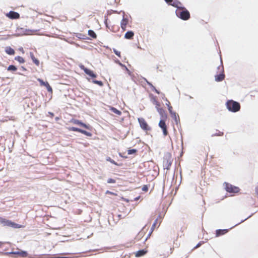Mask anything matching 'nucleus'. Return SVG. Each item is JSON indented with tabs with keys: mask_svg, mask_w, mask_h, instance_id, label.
I'll return each instance as SVG.
<instances>
[{
	"mask_svg": "<svg viewBox=\"0 0 258 258\" xmlns=\"http://www.w3.org/2000/svg\"><path fill=\"white\" fill-rule=\"evenodd\" d=\"M0 223L4 226H8L16 229L21 228L24 227V226L18 224L11 220L0 217Z\"/></svg>",
	"mask_w": 258,
	"mask_h": 258,
	"instance_id": "1",
	"label": "nucleus"
},
{
	"mask_svg": "<svg viewBox=\"0 0 258 258\" xmlns=\"http://www.w3.org/2000/svg\"><path fill=\"white\" fill-rule=\"evenodd\" d=\"M176 15L178 18L184 21L190 18V13L184 7L176 10Z\"/></svg>",
	"mask_w": 258,
	"mask_h": 258,
	"instance_id": "2",
	"label": "nucleus"
},
{
	"mask_svg": "<svg viewBox=\"0 0 258 258\" xmlns=\"http://www.w3.org/2000/svg\"><path fill=\"white\" fill-rule=\"evenodd\" d=\"M226 107L229 111L233 112H236L239 111L240 109V104L232 100L227 101Z\"/></svg>",
	"mask_w": 258,
	"mask_h": 258,
	"instance_id": "3",
	"label": "nucleus"
},
{
	"mask_svg": "<svg viewBox=\"0 0 258 258\" xmlns=\"http://www.w3.org/2000/svg\"><path fill=\"white\" fill-rule=\"evenodd\" d=\"M224 184L225 190L228 192L238 193L240 190L238 187L235 186L227 182H225Z\"/></svg>",
	"mask_w": 258,
	"mask_h": 258,
	"instance_id": "4",
	"label": "nucleus"
},
{
	"mask_svg": "<svg viewBox=\"0 0 258 258\" xmlns=\"http://www.w3.org/2000/svg\"><path fill=\"white\" fill-rule=\"evenodd\" d=\"M138 120L139 122L140 127L143 130L146 132H148L151 130V127L148 125L147 121L144 118H138Z\"/></svg>",
	"mask_w": 258,
	"mask_h": 258,
	"instance_id": "5",
	"label": "nucleus"
},
{
	"mask_svg": "<svg viewBox=\"0 0 258 258\" xmlns=\"http://www.w3.org/2000/svg\"><path fill=\"white\" fill-rule=\"evenodd\" d=\"M69 131H74V132H77L80 133H82L88 137H91L92 134L90 132H87L85 130H82L81 128H79L76 127H69L68 128Z\"/></svg>",
	"mask_w": 258,
	"mask_h": 258,
	"instance_id": "6",
	"label": "nucleus"
},
{
	"mask_svg": "<svg viewBox=\"0 0 258 258\" xmlns=\"http://www.w3.org/2000/svg\"><path fill=\"white\" fill-rule=\"evenodd\" d=\"M80 68L84 71V72L88 76L91 77L92 78H95L97 77V75L94 73V72L92 70H90L86 68L83 64L79 65Z\"/></svg>",
	"mask_w": 258,
	"mask_h": 258,
	"instance_id": "7",
	"label": "nucleus"
},
{
	"mask_svg": "<svg viewBox=\"0 0 258 258\" xmlns=\"http://www.w3.org/2000/svg\"><path fill=\"white\" fill-rule=\"evenodd\" d=\"M218 69L219 70H220V73L219 75H216L215 76V78L216 81L221 82L225 78L223 66H219Z\"/></svg>",
	"mask_w": 258,
	"mask_h": 258,
	"instance_id": "8",
	"label": "nucleus"
},
{
	"mask_svg": "<svg viewBox=\"0 0 258 258\" xmlns=\"http://www.w3.org/2000/svg\"><path fill=\"white\" fill-rule=\"evenodd\" d=\"M165 118H163L160 120L159 123V126L160 128H161L163 130V134L165 136H166L168 134V131L167 130V126L165 123Z\"/></svg>",
	"mask_w": 258,
	"mask_h": 258,
	"instance_id": "9",
	"label": "nucleus"
},
{
	"mask_svg": "<svg viewBox=\"0 0 258 258\" xmlns=\"http://www.w3.org/2000/svg\"><path fill=\"white\" fill-rule=\"evenodd\" d=\"M6 15L11 19H18L20 18L19 14L14 11H10L7 13Z\"/></svg>",
	"mask_w": 258,
	"mask_h": 258,
	"instance_id": "10",
	"label": "nucleus"
},
{
	"mask_svg": "<svg viewBox=\"0 0 258 258\" xmlns=\"http://www.w3.org/2000/svg\"><path fill=\"white\" fill-rule=\"evenodd\" d=\"M71 121L73 123H74L75 124H77V125H79L82 127H84V128H85L86 129L90 130V126L89 125H87L79 120L73 119Z\"/></svg>",
	"mask_w": 258,
	"mask_h": 258,
	"instance_id": "11",
	"label": "nucleus"
},
{
	"mask_svg": "<svg viewBox=\"0 0 258 258\" xmlns=\"http://www.w3.org/2000/svg\"><path fill=\"white\" fill-rule=\"evenodd\" d=\"M7 254H18L20 255V256L22 257H26L28 256V253L27 252L25 251L20 250L17 252H9L6 253Z\"/></svg>",
	"mask_w": 258,
	"mask_h": 258,
	"instance_id": "12",
	"label": "nucleus"
},
{
	"mask_svg": "<svg viewBox=\"0 0 258 258\" xmlns=\"http://www.w3.org/2000/svg\"><path fill=\"white\" fill-rule=\"evenodd\" d=\"M30 56L33 61V62L37 67L40 65L39 60L35 57L34 53L32 52L29 53Z\"/></svg>",
	"mask_w": 258,
	"mask_h": 258,
	"instance_id": "13",
	"label": "nucleus"
},
{
	"mask_svg": "<svg viewBox=\"0 0 258 258\" xmlns=\"http://www.w3.org/2000/svg\"><path fill=\"white\" fill-rule=\"evenodd\" d=\"M145 234V231L144 229H143L141 231H140L138 234L137 235V236L135 237L136 241H138L140 240L144 236Z\"/></svg>",
	"mask_w": 258,
	"mask_h": 258,
	"instance_id": "14",
	"label": "nucleus"
},
{
	"mask_svg": "<svg viewBox=\"0 0 258 258\" xmlns=\"http://www.w3.org/2000/svg\"><path fill=\"white\" fill-rule=\"evenodd\" d=\"M170 5L175 8H177V10L180 9V8H183V7L181 6L182 4L178 0H174V1H173V3L170 4Z\"/></svg>",
	"mask_w": 258,
	"mask_h": 258,
	"instance_id": "15",
	"label": "nucleus"
},
{
	"mask_svg": "<svg viewBox=\"0 0 258 258\" xmlns=\"http://www.w3.org/2000/svg\"><path fill=\"white\" fill-rule=\"evenodd\" d=\"M127 24H128V19L126 18H123L120 23L121 28H122V29L123 31L125 30Z\"/></svg>",
	"mask_w": 258,
	"mask_h": 258,
	"instance_id": "16",
	"label": "nucleus"
},
{
	"mask_svg": "<svg viewBox=\"0 0 258 258\" xmlns=\"http://www.w3.org/2000/svg\"><path fill=\"white\" fill-rule=\"evenodd\" d=\"M147 250L146 249L138 250L136 252L135 256L136 257H140L143 256L147 253Z\"/></svg>",
	"mask_w": 258,
	"mask_h": 258,
	"instance_id": "17",
	"label": "nucleus"
},
{
	"mask_svg": "<svg viewBox=\"0 0 258 258\" xmlns=\"http://www.w3.org/2000/svg\"><path fill=\"white\" fill-rule=\"evenodd\" d=\"M5 51L9 55H14L15 53L14 49L10 46L6 47L5 48Z\"/></svg>",
	"mask_w": 258,
	"mask_h": 258,
	"instance_id": "18",
	"label": "nucleus"
},
{
	"mask_svg": "<svg viewBox=\"0 0 258 258\" xmlns=\"http://www.w3.org/2000/svg\"><path fill=\"white\" fill-rule=\"evenodd\" d=\"M228 232L227 229H219L216 230V236H219L226 234Z\"/></svg>",
	"mask_w": 258,
	"mask_h": 258,
	"instance_id": "19",
	"label": "nucleus"
},
{
	"mask_svg": "<svg viewBox=\"0 0 258 258\" xmlns=\"http://www.w3.org/2000/svg\"><path fill=\"white\" fill-rule=\"evenodd\" d=\"M134 33L133 31H127L124 35V37L127 39H132L133 38Z\"/></svg>",
	"mask_w": 258,
	"mask_h": 258,
	"instance_id": "20",
	"label": "nucleus"
},
{
	"mask_svg": "<svg viewBox=\"0 0 258 258\" xmlns=\"http://www.w3.org/2000/svg\"><path fill=\"white\" fill-rule=\"evenodd\" d=\"M158 111L159 113L162 115L163 118L166 119L167 116L165 114V112L163 108H157Z\"/></svg>",
	"mask_w": 258,
	"mask_h": 258,
	"instance_id": "21",
	"label": "nucleus"
},
{
	"mask_svg": "<svg viewBox=\"0 0 258 258\" xmlns=\"http://www.w3.org/2000/svg\"><path fill=\"white\" fill-rule=\"evenodd\" d=\"M15 59L18 61L20 63H23L25 62V59L20 56H17L15 57Z\"/></svg>",
	"mask_w": 258,
	"mask_h": 258,
	"instance_id": "22",
	"label": "nucleus"
},
{
	"mask_svg": "<svg viewBox=\"0 0 258 258\" xmlns=\"http://www.w3.org/2000/svg\"><path fill=\"white\" fill-rule=\"evenodd\" d=\"M110 110L113 112H114V113L117 114V115H121V112L119 110H118V109H117L116 108H114V107H111L110 108Z\"/></svg>",
	"mask_w": 258,
	"mask_h": 258,
	"instance_id": "23",
	"label": "nucleus"
},
{
	"mask_svg": "<svg viewBox=\"0 0 258 258\" xmlns=\"http://www.w3.org/2000/svg\"><path fill=\"white\" fill-rule=\"evenodd\" d=\"M88 35L93 38H96L97 36L95 33L92 30L88 31Z\"/></svg>",
	"mask_w": 258,
	"mask_h": 258,
	"instance_id": "24",
	"label": "nucleus"
},
{
	"mask_svg": "<svg viewBox=\"0 0 258 258\" xmlns=\"http://www.w3.org/2000/svg\"><path fill=\"white\" fill-rule=\"evenodd\" d=\"M43 86L46 87V88L48 92H52V89L47 82H46L45 83V85H44Z\"/></svg>",
	"mask_w": 258,
	"mask_h": 258,
	"instance_id": "25",
	"label": "nucleus"
},
{
	"mask_svg": "<svg viewBox=\"0 0 258 258\" xmlns=\"http://www.w3.org/2000/svg\"><path fill=\"white\" fill-rule=\"evenodd\" d=\"M8 71H16L17 68L14 65H10L7 69Z\"/></svg>",
	"mask_w": 258,
	"mask_h": 258,
	"instance_id": "26",
	"label": "nucleus"
},
{
	"mask_svg": "<svg viewBox=\"0 0 258 258\" xmlns=\"http://www.w3.org/2000/svg\"><path fill=\"white\" fill-rule=\"evenodd\" d=\"M93 83L95 84L98 85L100 86H103V82L100 81L93 80Z\"/></svg>",
	"mask_w": 258,
	"mask_h": 258,
	"instance_id": "27",
	"label": "nucleus"
},
{
	"mask_svg": "<svg viewBox=\"0 0 258 258\" xmlns=\"http://www.w3.org/2000/svg\"><path fill=\"white\" fill-rule=\"evenodd\" d=\"M137 152V150L136 149H129L127 150V154L128 155H131L133 154H135Z\"/></svg>",
	"mask_w": 258,
	"mask_h": 258,
	"instance_id": "28",
	"label": "nucleus"
},
{
	"mask_svg": "<svg viewBox=\"0 0 258 258\" xmlns=\"http://www.w3.org/2000/svg\"><path fill=\"white\" fill-rule=\"evenodd\" d=\"M113 52L117 56H118L119 57H121V53L120 51H117L115 49H113Z\"/></svg>",
	"mask_w": 258,
	"mask_h": 258,
	"instance_id": "29",
	"label": "nucleus"
},
{
	"mask_svg": "<svg viewBox=\"0 0 258 258\" xmlns=\"http://www.w3.org/2000/svg\"><path fill=\"white\" fill-rule=\"evenodd\" d=\"M115 182H116L115 180L114 179H112V178H109L107 180V183H114Z\"/></svg>",
	"mask_w": 258,
	"mask_h": 258,
	"instance_id": "30",
	"label": "nucleus"
},
{
	"mask_svg": "<svg viewBox=\"0 0 258 258\" xmlns=\"http://www.w3.org/2000/svg\"><path fill=\"white\" fill-rule=\"evenodd\" d=\"M107 161H109L110 162L114 165H117V163L114 160H112L110 157H108L107 159Z\"/></svg>",
	"mask_w": 258,
	"mask_h": 258,
	"instance_id": "31",
	"label": "nucleus"
},
{
	"mask_svg": "<svg viewBox=\"0 0 258 258\" xmlns=\"http://www.w3.org/2000/svg\"><path fill=\"white\" fill-rule=\"evenodd\" d=\"M142 190L147 192L148 190V187L147 185H144L142 187Z\"/></svg>",
	"mask_w": 258,
	"mask_h": 258,
	"instance_id": "32",
	"label": "nucleus"
},
{
	"mask_svg": "<svg viewBox=\"0 0 258 258\" xmlns=\"http://www.w3.org/2000/svg\"><path fill=\"white\" fill-rule=\"evenodd\" d=\"M37 80L40 83L41 86H43L45 85V82H44L42 79L39 78L37 79Z\"/></svg>",
	"mask_w": 258,
	"mask_h": 258,
	"instance_id": "33",
	"label": "nucleus"
},
{
	"mask_svg": "<svg viewBox=\"0 0 258 258\" xmlns=\"http://www.w3.org/2000/svg\"><path fill=\"white\" fill-rule=\"evenodd\" d=\"M106 194H109V195H114V196H117V194L114 193V192H111L110 191H109V190H107L105 192Z\"/></svg>",
	"mask_w": 258,
	"mask_h": 258,
	"instance_id": "34",
	"label": "nucleus"
},
{
	"mask_svg": "<svg viewBox=\"0 0 258 258\" xmlns=\"http://www.w3.org/2000/svg\"><path fill=\"white\" fill-rule=\"evenodd\" d=\"M168 110L170 112V113H171V114H172V107L171 106H169V107H168Z\"/></svg>",
	"mask_w": 258,
	"mask_h": 258,
	"instance_id": "35",
	"label": "nucleus"
},
{
	"mask_svg": "<svg viewBox=\"0 0 258 258\" xmlns=\"http://www.w3.org/2000/svg\"><path fill=\"white\" fill-rule=\"evenodd\" d=\"M154 101H155V104H156V107H157L159 106H160V103H159V102L157 100H156V99H155V100H154Z\"/></svg>",
	"mask_w": 258,
	"mask_h": 258,
	"instance_id": "36",
	"label": "nucleus"
},
{
	"mask_svg": "<svg viewBox=\"0 0 258 258\" xmlns=\"http://www.w3.org/2000/svg\"><path fill=\"white\" fill-rule=\"evenodd\" d=\"M172 117H174L175 119H176V115L175 112H172V114H171Z\"/></svg>",
	"mask_w": 258,
	"mask_h": 258,
	"instance_id": "37",
	"label": "nucleus"
},
{
	"mask_svg": "<svg viewBox=\"0 0 258 258\" xmlns=\"http://www.w3.org/2000/svg\"><path fill=\"white\" fill-rule=\"evenodd\" d=\"M165 1L168 4H171L173 2V0H165Z\"/></svg>",
	"mask_w": 258,
	"mask_h": 258,
	"instance_id": "38",
	"label": "nucleus"
},
{
	"mask_svg": "<svg viewBox=\"0 0 258 258\" xmlns=\"http://www.w3.org/2000/svg\"><path fill=\"white\" fill-rule=\"evenodd\" d=\"M19 50L21 51L23 54L25 53L24 50L22 47L20 48Z\"/></svg>",
	"mask_w": 258,
	"mask_h": 258,
	"instance_id": "39",
	"label": "nucleus"
},
{
	"mask_svg": "<svg viewBox=\"0 0 258 258\" xmlns=\"http://www.w3.org/2000/svg\"><path fill=\"white\" fill-rule=\"evenodd\" d=\"M223 135V132H219V133H218V134H217V136H222Z\"/></svg>",
	"mask_w": 258,
	"mask_h": 258,
	"instance_id": "40",
	"label": "nucleus"
},
{
	"mask_svg": "<svg viewBox=\"0 0 258 258\" xmlns=\"http://www.w3.org/2000/svg\"><path fill=\"white\" fill-rule=\"evenodd\" d=\"M166 101L167 102L166 103V105H167V106L169 107V106H171L170 102L168 100H167V99H166Z\"/></svg>",
	"mask_w": 258,
	"mask_h": 258,
	"instance_id": "41",
	"label": "nucleus"
},
{
	"mask_svg": "<svg viewBox=\"0 0 258 258\" xmlns=\"http://www.w3.org/2000/svg\"><path fill=\"white\" fill-rule=\"evenodd\" d=\"M201 245V243H199L196 246H195V248H197L200 247Z\"/></svg>",
	"mask_w": 258,
	"mask_h": 258,
	"instance_id": "42",
	"label": "nucleus"
},
{
	"mask_svg": "<svg viewBox=\"0 0 258 258\" xmlns=\"http://www.w3.org/2000/svg\"><path fill=\"white\" fill-rule=\"evenodd\" d=\"M21 69L23 71H26V69L24 67H21Z\"/></svg>",
	"mask_w": 258,
	"mask_h": 258,
	"instance_id": "43",
	"label": "nucleus"
},
{
	"mask_svg": "<svg viewBox=\"0 0 258 258\" xmlns=\"http://www.w3.org/2000/svg\"><path fill=\"white\" fill-rule=\"evenodd\" d=\"M49 114L51 115V117H53L54 116V114L52 112H49Z\"/></svg>",
	"mask_w": 258,
	"mask_h": 258,
	"instance_id": "44",
	"label": "nucleus"
},
{
	"mask_svg": "<svg viewBox=\"0 0 258 258\" xmlns=\"http://www.w3.org/2000/svg\"><path fill=\"white\" fill-rule=\"evenodd\" d=\"M150 236V234H149L148 236L147 237H146L145 239H144V241H146L147 239L148 238L149 236Z\"/></svg>",
	"mask_w": 258,
	"mask_h": 258,
	"instance_id": "45",
	"label": "nucleus"
},
{
	"mask_svg": "<svg viewBox=\"0 0 258 258\" xmlns=\"http://www.w3.org/2000/svg\"><path fill=\"white\" fill-rule=\"evenodd\" d=\"M155 92H156L157 93L159 94V92L157 90H156V89H155Z\"/></svg>",
	"mask_w": 258,
	"mask_h": 258,
	"instance_id": "46",
	"label": "nucleus"
},
{
	"mask_svg": "<svg viewBox=\"0 0 258 258\" xmlns=\"http://www.w3.org/2000/svg\"><path fill=\"white\" fill-rule=\"evenodd\" d=\"M139 198H140V197H138V198H136L135 199V200H138L139 199Z\"/></svg>",
	"mask_w": 258,
	"mask_h": 258,
	"instance_id": "47",
	"label": "nucleus"
},
{
	"mask_svg": "<svg viewBox=\"0 0 258 258\" xmlns=\"http://www.w3.org/2000/svg\"><path fill=\"white\" fill-rule=\"evenodd\" d=\"M3 243L2 242H0V247L2 245Z\"/></svg>",
	"mask_w": 258,
	"mask_h": 258,
	"instance_id": "48",
	"label": "nucleus"
}]
</instances>
